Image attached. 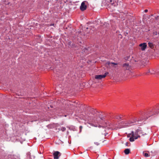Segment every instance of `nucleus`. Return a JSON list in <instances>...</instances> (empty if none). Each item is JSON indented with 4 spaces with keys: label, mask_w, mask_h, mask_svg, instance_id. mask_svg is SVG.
Instances as JSON below:
<instances>
[{
    "label": "nucleus",
    "mask_w": 159,
    "mask_h": 159,
    "mask_svg": "<svg viewBox=\"0 0 159 159\" xmlns=\"http://www.w3.org/2000/svg\"><path fill=\"white\" fill-rule=\"evenodd\" d=\"M61 130L62 131H64L66 130V128L65 127H62L61 128Z\"/></svg>",
    "instance_id": "obj_20"
},
{
    "label": "nucleus",
    "mask_w": 159,
    "mask_h": 159,
    "mask_svg": "<svg viewBox=\"0 0 159 159\" xmlns=\"http://www.w3.org/2000/svg\"><path fill=\"white\" fill-rule=\"evenodd\" d=\"M73 102H70V103H69V104L70 105H74V106H75V105H74L73 104Z\"/></svg>",
    "instance_id": "obj_22"
},
{
    "label": "nucleus",
    "mask_w": 159,
    "mask_h": 159,
    "mask_svg": "<svg viewBox=\"0 0 159 159\" xmlns=\"http://www.w3.org/2000/svg\"><path fill=\"white\" fill-rule=\"evenodd\" d=\"M124 152L125 154L127 155L130 153V150L129 148H126Z\"/></svg>",
    "instance_id": "obj_15"
},
{
    "label": "nucleus",
    "mask_w": 159,
    "mask_h": 159,
    "mask_svg": "<svg viewBox=\"0 0 159 159\" xmlns=\"http://www.w3.org/2000/svg\"><path fill=\"white\" fill-rule=\"evenodd\" d=\"M60 153L58 151L55 152L53 154L54 159H58L59 158V156H61Z\"/></svg>",
    "instance_id": "obj_8"
},
{
    "label": "nucleus",
    "mask_w": 159,
    "mask_h": 159,
    "mask_svg": "<svg viewBox=\"0 0 159 159\" xmlns=\"http://www.w3.org/2000/svg\"><path fill=\"white\" fill-rule=\"evenodd\" d=\"M126 118L124 117V116L121 115H110L109 119H126Z\"/></svg>",
    "instance_id": "obj_4"
},
{
    "label": "nucleus",
    "mask_w": 159,
    "mask_h": 159,
    "mask_svg": "<svg viewBox=\"0 0 159 159\" xmlns=\"http://www.w3.org/2000/svg\"><path fill=\"white\" fill-rule=\"evenodd\" d=\"M139 129V131H138L139 133V134H141L142 136H143L146 134V133L143 132L142 130L139 129Z\"/></svg>",
    "instance_id": "obj_14"
},
{
    "label": "nucleus",
    "mask_w": 159,
    "mask_h": 159,
    "mask_svg": "<svg viewBox=\"0 0 159 159\" xmlns=\"http://www.w3.org/2000/svg\"><path fill=\"white\" fill-rule=\"evenodd\" d=\"M148 11V10L147 9H146L144 10V12H147Z\"/></svg>",
    "instance_id": "obj_25"
},
{
    "label": "nucleus",
    "mask_w": 159,
    "mask_h": 159,
    "mask_svg": "<svg viewBox=\"0 0 159 159\" xmlns=\"http://www.w3.org/2000/svg\"><path fill=\"white\" fill-rule=\"evenodd\" d=\"M95 119H109L110 115L106 114L104 112H97V114Z\"/></svg>",
    "instance_id": "obj_3"
},
{
    "label": "nucleus",
    "mask_w": 159,
    "mask_h": 159,
    "mask_svg": "<svg viewBox=\"0 0 159 159\" xmlns=\"http://www.w3.org/2000/svg\"><path fill=\"white\" fill-rule=\"evenodd\" d=\"M156 73H157L158 75H159V72H157Z\"/></svg>",
    "instance_id": "obj_28"
},
{
    "label": "nucleus",
    "mask_w": 159,
    "mask_h": 159,
    "mask_svg": "<svg viewBox=\"0 0 159 159\" xmlns=\"http://www.w3.org/2000/svg\"><path fill=\"white\" fill-rule=\"evenodd\" d=\"M107 64L109 65H111L112 66L115 68H116V66L118 64L117 63H115L114 62H107Z\"/></svg>",
    "instance_id": "obj_12"
},
{
    "label": "nucleus",
    "mask_w": 159,
    "mask_h": 159,
    "mask_svg": "<svg viewBox=\"0 0 159 159\" xmlns=\"http://www.w3.org/2000/svg\"><path fill=\"white\" fill-rule=\"evenodd\" d=\"M122 67L125 70H128L130 68V66L128 63H125L122 65Z\"/></svg>",
    "instance_id": "obj_9"
},
{
    "label": "nucleus",
    "mask_w": 159,
    "mask_h": 159,
    "mask_svg": "<svg viewBox=\"0 0 159 159\" xmlns=\"http://www.w3.org/2000/svg\"><path fill=\"white\" fill-rule=\"evenodd\" d=\"M97 112V111L94 108L88 107L85 111L84 118L92 119H95Z\"/></svg>",
    "instance_id": "obj_2"
},
{
    "label": "nucleus",
    "mask_w": 159,
    "mask_h": 159,
    "mask_svg": "<svg viewBox=\"0 0 159 159\" xmlns=\"http://www.w3.org/2000/svg\"><path fill=\"white\" fill-rule=\"evenodd\" d=\"M155 71L153 69H152L151 71V74H154L155 73Z\"/></svg>",
    "instance_id": "obj_19"
},
{
    "label": "nucleus",
    "mask_w": 159,
    "mask_h": 159,
    "mask_svg": "<svg viewBox=\"0 0 159 159\" xmlns=\"http://www.w3.org/2000/svg\"><path fill=\"white\" fill-rule=\"evenodd\" d=\"M148 46L151 48H152L154 47V45L152 43L149 42L148 43Z\"/></svg>",
    "instance_id": "obj_16"
},
{
    "label": "nucleus",
    "mask_w": 159,
    "mask_h": 159,
    "mask_svg": "<svg viewBox=\"0 0 159 159\" xmlns=\"http://www.w3.org/2000/svg\"><path fill=\"white\" fill-rule=\"evenodd\" d=\"M139 129H137L134 134V139H137L138 138L140 137V136L139 135Z\"/></svg>",
    "instance_id": "obj_10"
},
{
    "label": "nucleus",
    "mask_w": 159,
    "mask_h": 159,
    "mask_svg": "<svg viewBox=\"0 0 159 159\" xmlns=\"http://www.w3.org/2000/svg\"><path fill=\"white\" fill-rule=\"evenodd\" d=\"M85 2L84 1L82 2L80 6V9L82 11H84L87 8V6L85 4Z\"/></svg>",
    "instance_id": "obj_7"
},
{
    "label": "nucleus",
    "mask_w": 159,
    "mask_h": 159,
    "mask_svg": "<svg viewBox=\"0 0 159 159\" xmlns=\"http://www.w3.org/2000/svg\"><path fill=\"white\" fill-rule=\"evenodd\" d=\"M148 73H151V71L149 70H148V71L146 72V74L147 75H148Z\"/></svg>",
    "instance_id": "obj_24"
},
{
    "label": "nucleus",
    "mask_w": 159,
    "mask_h": 159,
    "mask_svg": "<svg viewBox=\"0 0 159 159\" xmlns=\"http://www.w3.org/2000/svg\"><path fill=\"white\" fill-rule=\"evenodd\" d=\"M130 136H131V135H130V134L128 135V137H130Z\"/></svg>",
    "instance_id": "obj_27"
},
{
    "label": "nucleus",
    "mask_w": 159,
    "mask_h": 159,
    "mask_svg": "<svg viewBox=\"0 0 159 159\" xmlns=\"http://www.w3.org/2000/svg\"><path fill=\"white\" fill-rule=\"evenodd\" d=\"M159 34V32H157V31H154L153 33V35L154 36L157 35Z\"/></svg>",
    "instance_id": "obj_18"
},
{
    "label": "nucleus",
    "mask_w": 159,
    "mask_h": 159,
    "mask_svg": "<svg viewBox=\"0 0 159 159\" xmlns=\"http://www.w3.org/2000/svg\"><path fill=\"white\" fill-rule=\"evenodd\" d=\"M108 74V72L105 73L103 75H95V78L97 80H100L102 78L105 77Z\"/></svg>",
    "instance_id": "obj_5"
},
{
    "label": "nucleus",
    "mask_w": 159,
    "mask_h": 159,
    "mask_svg": "<svg viewBox=\"0 0 159 159\" xmlns=\"http://www.w3.org/2000/svg\"><path fill=\"white\" fill-rule=\"evenodd\" d=\"M54 25H55L54 24H51L49 25L50 26H54V27H55V26Z\"/></svg>",
    "instance_id": "obj_23"
},
{
    "label": "nucleus",
    "mask_w": 159,
    "mask_h": 159,
    "mask_svg": "<svg viewBox=\"0 0 159 159\" xmlns=\"http://www.w3.org/2000/svg\"><path fill=\"white\" fill-rule=\"evenodd\" d=\"M128 143H127V142L126 143V145L127 146H128Z\"/></svg>",
    "instance_id": "obj_26"
},
{
    "label": "nucleus",
    "mask_w": 159,
    "mask_h": 159,
    "mask_svg": "<svg viewBox=\"0 0 159 159\" xmlns=\"http://www.w3.org/2000/svg\"><path fill=\"white\" fill-rule=\"evenodd\" d=\"M132 120L133 121H130V122L129 123V125H134V124H133V123H134V120Z\"/></svg>",
    "instance_id": "obj_21"
},
{
    "label": "nucleus",
    "mask_w": 159,
    "mask_h": 159,
    "mask_svg": "<svg viewBox=\"0 0 159 159\" xmlns=\"http://www.w3.org/2000/svg\"><path fill=\"white\" fill-rule=\"evenodd\" d=\"M143 155L145 157H147L150 156L148 153L146 152H143Z\"/></svg>",
    "instance_id": "obj_17"
},
{
    "label": "nucleus",
    "mask_w": 159,
    "mask_h": 159,
    "mask_svg": "<svg viewBox=\"0 0 159 159\" xmlns=\"http://www.w3.org/2000/svg\"><path fill=\"white\" fill-rule=\"evenodd\" d=\"M107 2H109L108 5H113L115 2V0H107Z\"/></svg>",
    "instance_id": "obj_13"
},
{
    "label": "nucleus",
    "mask_w": 159,
    "mask_h": 159,
    "mask_svg": "<svg viewBox=\"0 0 159 159\" xmlns=\"http://www.w3.org/2000/svg\"><path fill=\"white\" fill-rule=\"evenodd\" d=\"M130 135H131V137L129 138V141L131 142H133L134 141V134L133 131H132L131 134H130Z\"/></svg>",
    "instance_id": "obj_11"
},
{
    "label": "nucleus",
    "mask_w": 159,
    "mask_h": 159,
    "mask_svg": "<svg viewBox=\"0 0 159 159\" xmlns=\"http://www.w3.org/2000/svg\"><path fill=\"white\" fill-rule=\"evenodd\" d=\"M139 46L141 47V50L144 51L147 47V43H141L139 45Z\"/></svg>",
    "instance_id": "obj_6"
},
{
    "label": "nucleus",
    "mask_w": 159,
    "mask_h": 159,
    "mask_svg": "<svg viewBox=\"0 0 159 159\" xmlns=\"http://www.w3.org/2000/svg\"><path fill=\"white\" fill-rule=\"evenodd\" d=\"M145 119L158 118L159 117V105L148 110L144 113Z\"/></svg>",
    "instance_id": "obj_1"
}]
</instances>
